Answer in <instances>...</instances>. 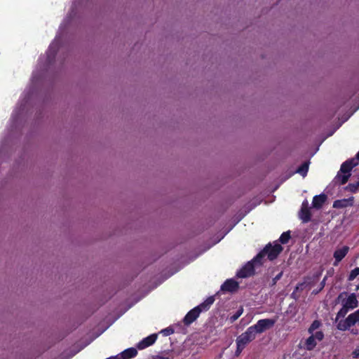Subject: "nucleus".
<instances>
[{
	"instance_id": "c85d7f7f",
	"label": "nucleus",
	"mask_w": 359,
	"mask_h": 359,
	"mask_svg": "<svg viewBox=\"0 0 359 359\" xmlns=\"http://www.w3.org/2000/svg\"><path fill=\"white\" fill-rule=\"evenodd\" d=\"M174 332V330L171 327H168L161 330V333L163 334L164 336H169Z\"/></svg>"
},
{
	"instance_id": "9b49d317",
	"label": "nucleus",
	"mask_w": 359,
	"mask_h": 359,
	"mask_svg": "<svg viewBox=\"0 0 359 359\" xmlns=\"http://www.w3.org/2000/svg\"><path fill=\"white\" fill-rule=\"evenodd\" d=\"M345 307L350 309H355L358 306V301L355 293H351L342 304Z\"/></svg>"
},
{
	"instance_id": "aec40b11",
	"label": "nucleus",
	"mask_w": 359,
	"mask_h": 359,
	"mask_svg": "<svg viewBox=\"0 0 359 359\" xmlns=\"http://www.w3.org/2000/svg\"><path fill=\"white\" fill-rule=\"evenodd\" d=\"M348 321L351 323L353 326L359 322V309L348 316Z\"/></svg>"
},
{
	"instance_id": "7c9ffc66",
	"label": "nucleus",
	"mask_w": 359,
	"mask_h": 359,
	"mask_svg": "<svg viewBox=\"0 0 359 359\" xmlns=\"http://www.w3.org/2000/svg\"><path fill=\"white\" fill-rule=\"evenodd\" d=\"M154 359H169V358L168 357H164V356H157Z\"/></svg>"
},
{
	"instance_id": "f3484780",
	"label": "nucleus",
	"mask_w": 359,
	"mask_h": 359,
	"mask_svg": "<svg viewBox=\"0 0 359 359\" xmlns=\"http://www.w3.org/2000/svg\"><path fill=\"white\" fill-rule=\"evenodd\" d=\"M352 326L353 325L348 321V318L347 317L344 320H341L337 324V329L341 331H346Z\"/></svg>"
},
{
	"instance_id": "423d86ee",
	"label": "nucleus",
	"mask_w": 359,
	"mask_h": 359,
	"mask_svg": "<svg viewBox=\"0 0 359 359\" xmlns=\"http://www.w3.org/2000/svg\"><path fill=\"white\" fill-rule=\"evenodd\" d=\"M201 313V310L198 307H194L193 309L190 310L187 315L184 316L183 319V323L185 325H191L194 321H195Z\"/></svg>"
},
{
	"instance_id": "ddd939ff",
	"label": "nucleus",
	"mask_w": 359,
	"mask_h": 359,
	"mask_svg": "<svg viewBox=\"0 0 359 359\" xmlns=\"http://www.w3.org/2000/svg\"><path fill=\"white\" fill-rule=\"evenodd\" d=\"M327 200V196L325 194L316 195L313 197L312 205L314 208L320 209Z\"/></svg>"
},
{
	"instance_id": "6ab92c4d",
	"label": "nucleus",
	"mask_w": 359,
	"mask_h": 359,
	"mask_svg": "<svg viewBox=\"0 0 359 359\" xmlns=\"http://www.w3.org/2000/svg\"><path fill=\"white\" fill-rule=\"evenodd\" d=\"M309 162H304L297 169V172L300 174L302 177H305L307 175L309 170Z\"/></svg>"
},
{
	"instance_id": "9d476101",
	"label": "nucleus",
	"mask_w": 359,
	"mask_h": 359,
	"mask_svg": "<svg viewBox=\"0 0 359 359\" xmlns=\"http://www.w3.org/2000/svg\"><path fill=\"white\" fill-rule=\"evenodd\" d=\"M157 337H158L157 334H152L144 338L142 341H140L137 344V348L140 350H142V349L149 347V346L154 344V342L157 339Z\"/></svg>"
},
{
	"instance_id": "5701e85b",
	"label": "nucleus",
	"mask_w": 359,
	"mask_h": 359,
	"mask_svg": "<svg viewBox=\"0 0 359 359\" xmlns=\"http://www.w3.org/2000/svg\"><path fill=\"white\" fill-rule=\"evenodd\" d=\"M348 311H349V309H347L346 307H345L342 304V307L341 308V309L337 313V319L345 317V316L347 314Z\"/></svg>"
},
{
	"instance_id": "20e7f679",
	"label": "nucleus",
	"mask_w": 359,
	"mask_h": 359,
	"mask_svg": "<svg viewBox=\"0 0 359 359\" xmlns=\"http://www.w3.org/2000/svg\"><path fill=\"white\" fill-rule=\"evenodd\" d=\"M256 334L253 331L251 327H249L246 331L239 335L236 341L246 346L248 344L253 341L256 337Z\"/></svg>"
},
{
	"instance_id": "bb28decb",
	"label": "nucleus",
	"mask_w": 359,
	"mask_h": 359,
	"mask_svg": "<svg viewBox=\"0 0 359 359\" xmlns=\"http://www.w3.org/2000/svg\"><path fill=\"white\" fill-rule=\"evenodd\" d=\"M312 336H314V339L318 341H322L324 338V334L322 331H317L314 334L312 333Z\"/></svg>"
},
{
	"instance_id": "a878e982",
	"label": "nucleus",
	"mask_w": 359,
	"mask_h": 359,
	"mask_svg": "<svg viewBox=\"0 0 359 359\" xmlns=\"http://www.w3.org/2000/svg\"><path fill=\"white\" fill-rule=\"evenodd\" d=\"M236 350L235 352V355L236 356H238L241 353L243 350L245 348V346L238 343V341H236Z\"/></svg>"
},
{
	"instance_id": "39448f33",
	"label": "nucleus",
	"mask_w": 359,
	"mask_h": 359,
	"mask_svg": "<svg viewBox=\"0 0 359 359\" xmlns=\"http://www.w3.org/2000/svg\"><path fill=\"white\" fill-rule=\"evenodd\" d=\"M255 273V265L252 262H248L236 273V276L244 278L252 276Z\"/></svg>"
},
{
	"instance_id": "72a5a7b5",
	"label": "nucleus",
	"mask_w": 359,
	"mask_h": 359,
	"mask_svg": "<svg viewBox=\"0 0 359 359\" xmlns=\"http://www.w3.org/2000/svg\"><path fill=\"white\" fill-rule=\"evenodd\" d=\"M357 289H359V285L357 286Z\"/></svg>"
},
{
	"instance_id": "4468645a",
	"label": "nucleus",
	"mask_w": 359,
	"mask_h": 359,
	"mask_svg": "<svg viewBox=\"0 0 359 359\" xmlns=\"http://www.w3.org/2000/svg\"><path fill=\"white\" fill-rule=\"evenodd\" d=\"M137 354V351L135 348H129L119 354L120 359H130L135 357Z\"/></svg>"
},
{
	"instance_id": "0eeeda50",
	"label": "nucleus",
	"mask_w": 359,
	"mask_h": 359,
	"mask_svg": "<svg viewBox=\"0 0 359 359\" xmlns=\"http://www.w3.org/2000/svg\"><path fill=\"white\" fill-rule=\"evenodd\" d=\"M299 218L302 219L303 223L309 222L311 219V213L310 208L308 206V202L304 201L302 205V208L299 212Z\"/></svg>"
},
{
	"instance_id": "1a4fd4ad",
	"label": "nucleus",
	"mask_w": 359,
	"mask_h": 359,
	"mask_svg": "<svg viewBox=\"0 0 359 359\" xmlns=\"http://www.w3.org/2000/svg\"><path fill=\"white\" fill-rule=\"evenodd\" d=\"M239 287L238 283L233 279H227L221 286V290L223 292H233Z\"/></svg>"
},
{
	"instance_id": "4be33fe9",
	"label": "nucleus",
	"mask_w": 359,
	"mask_h": 359,
	"mask_svg": "<svg viewBox=\"0 0 359 359\" xmlns=\"http://www.w3.org/2000/svg\"><path fill=\"white\" fill-rule=\"evenodd\" d=\"M243 313V307L239 308L235 313L231 315L229 320L231 323L235 322Z\"/></svg>"
},
{
	"instance_id": "2eb2a0df",
	"label": "nucleus",
	"mask_w": 359,
	"mask_h": 359,
	"mask_svg": "<svg viewBox=\"0 0 359 359\" xmlns=\"http://www.w3.org/2000/svg\"><path fill=\"white\" fill-rule=\"evenodd\" d=\"M215 298L214 297L211 296L208 297L203 303L197 306L196 307H198L201 310V313L203 311H208L210 306L214 303Z\"/></svg>"
},
{
	"instance_id": "b1692460",
	"label": "nucleus",
	"mask_w": 359,
	"mask_h": 359,
	"mask_svg": "<svg viewBox=\"0 0 359 359\" xmlns=\"http://www.w3.org/2000/svg\"><path fill=\"white\" fill-rule=\"evenodd\" d=\"M321 325V323L319 320H314L311 326L309 327V332L310 334H312L314 330H317L318 328H319V327Z\"/></svg>"
},
{
	"instance_id": "f8f14e48",
	"label": "nucleus",
	"mask_w": 359,
	"mask_h": 359,
	"mask_svg": "<svg viewBox=\"0 0 359 359\" xmlns=\"http://www.w3.org/2000/svg\"><path fill=\"white\" fill-rule=\"evenodd\" d=\"M353 203V197L348 198H344L336 200L333 203V208H344L348 206H351Z\"/></svg>"
},
{
	"instance_id": "393cba45",
	"label": "nucleus",
	"mask_w": 359,
	"mask_h": 359,
	"mask_svg": "<svg viewBox=\"0 0 359 359\" xmlns=\"http://www.w3.org/2000/svg\"><path fill=\"white\" fill-rule=\"evenodd\" d=\"M358 275H359V267H356L351 271V273L348 277V280H349V281L353 280Z\"/></svg>"
},
{
	"instance_id": "a211bd4d",
	"label": "nucleus",
	"mask_w": 359,
	"mask_h": 359,
	"mask_svg": "<svg viewBox=\"0 0 359 359\" xmlns=\"http://www.w3.org/2000/svg\"><path fill=\"white\" fill-rule=\"evenodd\" d=\"M316 341L314 339V336L311 335L309 338L306 339L305 341V348L308 351H312L316 346Z\"/></svg>"
},
{
	"instance_id": "f03ea898",
	"label": "nucleus",
	"mask_w": 359,
	"mask_h": 359,
	"mask_svg": "<svg viewBox=\"0 0 359 359\" xmlns=\"http://www.w3.org/2000/svg\"><path fill=\"white\" fill-rule=\"evenodd\" d=\"M276 320L271 318H264L259 320L254 325L250 326L255 333L261 334L267 330L271 328L276 323Z\"/></svg>"
},
{
	"instance_id": "c756f323",
	"label": "nucleus",
	"mask_w": 359,
	"mask_h": 359,
	"mask_svg": "<svg viewBox=\"0 0 359 359\" xmlns=\"http://www.w3.org/2000/svg\"><path fill=\"white\" fill-rule=\"evenodd\" d=\"M352 356L353 358H359V346H358L353 352H352Z\"/></svg>"
},
{
	"instance_id": "2f4dec72",
	"label": "nucleus",
	"mask_w": 359,
	"mask_h": 359,
	"mask_svg": "<svg viewBox=\"0 0 359 359\" xmlns=\"http://www.w3.org/2000/svg\"><path fill=\"white\" fill-rule=\"evenodd\" d=\"M356 158H357L358 160H359V151H358V152L357 153V154H356Z\"/></svg>"
},
{
	"instance_id": "f257e3e1",
	"label": "nucleus",
	"mask_w": 359,
	"mask_h": 359,
	"mask_svg": "<svg viewBox=\"0 0 359 359\" xmlns=\"http://www.w3.org/2000/svg\"><path fill=\"white\" fill-rule=\"evenodd\" d=\"M358 163L355 162V159L347 160L341 164L340 168V172H342L343 175H341L339 173H338L337 175V178L341 184H345L348 182L351 176V170Z\"/></svg>"
},
{
	"instance_id": "6e6552de",
	"label": "nucleus",
	"mask_w": 359,
	"mask_h": 359,
	"mask_svg": "<svg viewBox=\"0 0 359 359\" xmlns=\"http://www.w3.org/2000/svg\"><path fill=\"white\" fill-rule=\"evenodd\" d=\"M349 251L348 246H343L341 248L337 249L333 255L334 262L333 265L337 266L339 263L346 257Z\"/></svg>"
},
{
	"instance_id": "412c9836",
	"label": "nucleus",
	"mask_w": 359,
	"mask_h": 359,
	"mask_svg": "<svg viewBox=\"0 0 359 359\" xmlns=\"http://www.w3.org/2000/svg\"><path fill=\"white\" fill-rule=\"evenodd\" d=\"M290 238H291L290 231H287L283 232L280 235V236L279 238V241L282 244H286V243H287L289 242Z\"/></svg>"
},
{
	"instance_id": "7ed1b4c3",
	"label": "nucleus",
	"mask_w": 359,
	"mask_h": 359,
	"mask_svg": "<svg viewBox=\"0 0 359 359\" xmlns=\"http://www.w3.org/2000/svg\"><path fill=\"white\" fill-rule=\"evenodd\" d=\"M264 248H267L266 256L271 261L276 259L283 250L281 245L278 243H276L273 245L269 243Z\"/></svg>"
},
{
	"instance_id": "473e14b6",
	"label": "nucleus",
	"mask_w": 359,
	"mask_h": 359,
	"mask_svg": "<svg viewBox=\"0 0 359 359\" xmlns=\"http://www.w3.org/2000/svg\"><path fill=\"white\" fill-rule=\"evenodd\" d=\"M343 293L340 294L338 297V299H340L342 297Z\"/></svg>"
},
{
	"instance_id": "dca6fc26",
	"label": "nucleus",
	"mask_w": 359,
	"mask_h": 359,
	"mask_svg": "<svg viewBox=\"0 0 359 359\" xmlns=\"http://www.w3.org/2000/svg\"><path fill=\"white\" fill-rule=\"evenodd\" d=\"M266 250L267 248H264L250 262H252L255 266V264L261 265L264 257L266 256Z\"/></svg>"
},
{
	"instance_id": "cd10ccee",
	"label": "nucleus",
	"mask_w": 359,
	"mask_h": 359,
	"mask_svg": "<svg viewBox=\"0 0 359 359\" xmlns=\"http://www.w3.org/2000/svg\"><path fill=\"white\" fill-rule=\"evenodd\" d=\"M283 276V271L278 273L273 279L271 283V286H273L276 284L277 281L279 280Z\"/></svg>"
}]
</instances>
